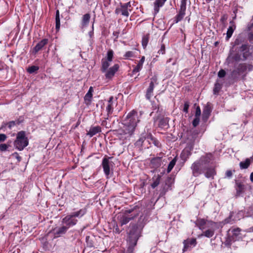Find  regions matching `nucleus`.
<instances>
[{
  "label": "nucleus",
  "instance_id": "obj_1",
  "mask_svg": "<svg viewBox=\"0 0 253 253\" xmlns=\"http://www.w3.org/2000/svg\"><path fill=\"white\" fill-rule=\"evenodd\" d=\"M213 155L211 153H207L205 155L202 156L200 158L194 162L191 167L192 174L195 177H197L203 173L207 166L213 160Z\"/></svg>",
  "mask_w": 253,
  "mask_h": 253
},
{
  "label": "nucleus",
  "instance_id": "obj_2",
  "mask_svg": "<svg viewBox=\"0 0 253 253\" xmlns=\"http://www.w3.org/2000/svg\"><path fill=\"white\" fill-rule=\"evenodd\" d=\"M252 56V53L250 51L249 45L248 43L242 44L239 47L238 52L229 56L228 59H232L234 61H245L250 56Z\"/></svg>",
  "mask_w": 253,
  "mask_h": 253
},
{
  "label": "nucleus",
  "instance_id": "obj_3",
  "mask_svg": "<svg viewBox=\"0 0 253 253\" xmlns=\"http://www.w3.org/2000/svg\"><path fill=\"white\" fill-rule=\"evenodd\" d=\"M143 227L144 225L142 223H131L128 231V242H133L134 244L136 245Z\"/></svg>",
  "mask_w": 253,
  "mask_h": 253
},
{
  "label": "nucleus",
  "instance_id": "obj_4",
  "mask_svg": "<svg viewBox=\"0 0 253 253\" xmlns=\"http://www.w3.org/2000/svg\"><path fill=\"white\" fill-rule=\"evenodd\" d=\"M13 145L15 148L19 151H22L29 145V140L25 131L21 130L17 132Z\"/></svg>",
  "mask_w": 253,
  "mask_h": 253
},
{
  "label": "nucleus",
  "instance_id": "obj_5",
  "mask_svg": "<svg viewBox=\"0 0 253 253\" xmlns=\"http://www.w3.org/2000/svg\"><path fill=\"white\" fill-rule=\"evenodd\" d=\"M241 231V229L239 228L230 229L228 231L229 235L225 241V245L226 246H230L233 242L242 240V235Z\"/></svg>",
  "mask_w": 253,
  "mask_h": 253
},
{
  "label": "nucleus",
  "instance_id": "obj_6",
  "mask_svg": "<svg viewBox=\"0 0 253 253\" xmlns=\"http://www.w3.org/2000/svg\"><path fill=\"white\" fill-rule=\"evenodd\" d=\"M137 206H135L133 208L125 211V215L122 216L121 219V225L127 224L131 220L138 215V211H136Z\"/></svg>",
  "mask_w": 253,
  "mask_h": 253
},
{
  "label": "nucleus",
  "instance_id": "obj_7",
  "mask_svg": "<svg viewBox=\"0 0 253 253\" xmlns=\"http://www.w3.org/2000/svg\"><path fill=\"white\" fill-rule=\"evenodd\" d=\"M253 69V66L252 64L246 63H240L238 65L236 69L231 72V76L233 79H237L241 74H244L247 70L251 71Z\"/></svg>",
  "mask_w": 253,
  "mask_h": 253
},
{
  "label": "nucleus",
  "instance_id": "obj_8",
  "mask_svg": "<svg viewBox=\"0 0 253 253\" xmlns=\"http://www.w3.org/2000/svg\"><path fill=\"white\" fill-rule=\"evenodd\" d=\"M112 158V157L105 156L102 159L101 166L104 174L107 178L111 174V171H113L114 164L112 161H110Z\"/></svg>",
  "mask_w": 253,
  "mask_h": 253
},
{
  "label": "nucleus",
  "instance_id": "obj_9",
  "mask_svg": "<svg viewBox=\"0 0 253 253\" xmlns=\"http://www.w3.org/2000/svg\"><path fill=\"white\" fill-rule=\"evenodd\" d=\"M142 115V112H140L139 114L135 110H132L127 115L125 121H126L134 126H137V125L140 121V118Z\"/></svg>",
  "mask_w": 253,
  "mask_h": 253
},
{
  "label": "nucleus",
  "instance_id": "obj_10",
  "mask_svg": "<svg viewBox=\"0 0 253 253\" xmlns=\"http://www.w3.org/2000/svg\"><path fill=\"white\" fill-rule=\"evenodd\" d=\"M132 7L130 1L126 3L120 2L119 7H118L115 9V13L116 14H121L122 15L128 17L129 13V11H131Z\"/></svg>",
  "mask_w": 253,
  "mask_h": 253
},
{
  "label": "nucleus",
  "instance_id": "obj_11",
  "mask_svg": "<svg viewBox=\"0 0 253 253\" xmlns=\"http://www.w3.org/2000/svg\"><path fill=\"white\" fill-rule=\"evenodd\" d=\"M207 227L209 229L203 232L202 235L208 238H211L213 236L215 230L218 228V225L217 222L210 220L208 222Z\"/></svg>",
  "mask_w": 253,
  "mask_h": 253
},
{
  "label": "nucleus",
  "instance_id": "obj_12",
  "mask_svg": "<svg viewBox=\"0 0 253 253\" xmlns=\"http://www.w3.org/2000/svg\"><path fill=\"white\" fill-rule=\"evenodd\" d=\"M78 219L74 218L70 214L65 216L61 221V222L68 229L76 225L78 223Z\"/></svg>",
  "mask_w": 253,
  "mask_h": 253
},
{
  "label": "nucleus",
  "instance_id": "obj_13",
  "mask_svg": "<svg viewBox=\"0 0 253 253\" xmlns=\"http://www.w3.org/2000/svg\"><path fill=\"white\" fill-rule=\"evenodd\" d=\"M125 122L124 128L122 130V132L120 133V134H126L130 136L133 134L135 130L136 126L128 122H126V121Z\"/></svg>",
  "mask_w": 253,
  "mask_h": 253
},
{
  "label": "nucleus",
  "instance_id": "obj_14",
  "mask_svg": "<svg viewBox=\"0 0 253 253\" xmlns=\"http://www.w3.org/2000/svg\"><path fill=\"white\" fill-rule=\"evenodd\" d=\"M119 68V65L115 64L112 67L106 70V71L104 73L106 79L112 80L116 72L118 71Z\"/></svg>",
  "mask_w": 253,
  "mask_h": 253
},
{
  "label": "nucleus",
  "instance_id": "obj_15",
  "mask_svg": "<svg viewBox=\"0 0 253 253\" xmlns=\"http://www.w3.org/2000/svg\"><path fill=\"white\" fill-rule=\"evenodd\" d=\"M183 244L184 247L182 250L183 252H185L187 251L189 248L195 247L197 244V242L196 238H188L183 241Z\"/></svg>",
  "mask_w": 253,
  "mask_h": 253
},
{
  "label": "nucleus",
  "instance_id": "obj_16",
  "mask_svg": "<svg viewBox=\"0 0 253 253\" xmlns=\"http://www.w3.org/2000/svg\"><path fill=\"white\" fill-rule=\"evenodd\" d=\"M235 189L236 191V196H239L241 194L245 192L246 188L245 185L243 182L240 180H235Z\"/></svg>",
  "mask_w": 253,
  "mask_h": 253
},
{
  "label": "nucleus",
  "instance_id": "obj_17",
  "mask_svg": "<svg viewBox=\"0 0 253 253\" xmlns=\"http://www.w3.org/2000/svg\"><path fill=\"white\" fill-rule=\"evenodd\" d=\"M149 134L148 132H143L141 134L139 139L135 142L134 145L138 147L141 148L142 147L143 143L146 139L149 140Z\"/></svg>",
  "mask_w": 253,
  "mask_h": 253
},
{
  "label": "nucleus",
  "instance_id": "obj_18",
  "mask_svg": "<svg viewBox=\"0 0 253 253\" xmlns=\"http://www.w3.org/2000/svg\"><path fill=\"white\" fill-rule=\"evenodd\" d=\"M216 171L215 170V168L214 167H209L207 166L206 169H205V171L204 172L205 176L208 178H211L213 179L214 178V176L216 175Z\"/></svg>",
  "mask_w": 253,
  "mask_h": 253
},
{
  "label": "nucleus",
  "instance_id": "obj_19",
  "mask_svg": "<svg viewBox=\"0 0 253 253\" xmlns=\"http://www.w3.org/2000/svg\"><path fill=\"white\" fill-rule=\"evenodd\" d=\"M162 164V157H156L152 158L150 160L151 168L157 169L161 166Z\"/></svg>",
  "mask_w": 253,
  "mask_h": 253
},
{
  "label": "nucleus",
  "instance_id": "obj_20",
  "mask_svg": "<svg viewBox=\"0 0 253 253\" xmlns=\"http://www.w3.org/2000/svg\"><path fill=\"white\" fill-rule=\"evenodd\" d=\"M48 42V40L47 39H43L40 42H39L34 47L33 51V53L36 54L40 50H42V48L46 45Z\"/></svg>",
  "mask_w": 253,
  "mask_h": 253
},
{
  "label": "nucleus",
  "instance_id": "obj_21",
  "mask_svg": "<svg viewBox=\"0 0 253 253\" xmlns=\"http://www.w3.org/2000/svg\"><path fill=\"white\" fill-rule=\"evenodd\" d=\"M68 228L63 225L59 228H55L53 229V232L55 237H60L61 235L66 234L68 230Z\"/></svg>",
  "mask_w": 253,
  "mask_h": 253
},
{
  "label": "nucleus",
  "instance_id": "obj_22",
  "mask_svg": "<svg viewBox=\"0 0 253 253\" xmlns=\"http://www.w3.org/2000/svg\"><path fill=\"white\" fill-rule=\"evenodd\" d=\"M159 122L158 126L162 129L168 128L169 127V118L168 117H161L159 119Z\"/></svg>",
  "mask_w": 253,
  "mask_h": 253
},
{
  "label": "nucleus",
  "instance_id": "obj_23",
  "mask_svg": "<svg viewBox=\"0 0 253 253\" xmlns=\"http://www.w3.org/2000/svg\"><path fill=\"white\" fill-rule=\"evenodd\" d=\"M229 23L230 25L228 28L226 33V40L227 41H228L231 37L236 27L235 23L233 20L230 21Z\"/></svg>",
  "mask_w": 253,
  "mask_h": 253
},
{
  "label": "nucleus",
  "instance_id": "obj_24",
  "mask_svg": "<svg viewBox=\"0 0 253 253\" xmlns=\"http://www.w3.org/2000/svg\"><path fill=\"white\" fill-rule=\"evenodd\" d=\"M86 212L87 207H85L77 211L73 212L70 213V214L75 218H76L77 217L80 218L83 217L84 215H85Z\"/></svg>",
  "mask_w": 253,
  "mask_h": 253
},
{
  "label": "nucleus",
  "instance_id": "obj_25",
  "mask_svg": "<svg viewBox=\"0 0 253 253\" xmlns=\"http://www.w3.org/2000/svg\"><path fill=\"white\" fill-rule=\"evenodd\" d=\"M93 91V88L92 86H90L84 97V100L85 103L87 105L90 104L91 99L92 98V92Z\"/></svg>",
  "mask_w": 253,
  "mask_h": 253
},
{
  "label": "nucleus",
  "instance_id": "obj_26",
  "mask_svg": "<svg viewBox=\"0 0 253 253\" xmlns=\"http://www.w3.org/2000/svg\"><path fill=\"white\" fill-rule=\"evenodd\" d=\"M90 19V15L89 13H86L83 15L81 23L82 29L84 28L88 25Z\"/></svg>",
  "mask_w": 253,
  "mask_h": 253
},
{
  "label": "nucleus",
  "instance_id": "obj_27",
  "mask_svg": "<svg viewBox=\"0 0 253 253\" xmlns=\"http://www.w3.org/2000/svg\"><path fill=\"white\" fill-rule=\"evenodd\" d=\"M253 162V158L252 157L250 158H247L245 161H242L240 163L239 166L240 169H248Z\"/></svg>",
  "mask_w": 253,
  "mask_h": 253
},
{
  "label": "nucleus",
  "instance_id": "obj_28",
  "mask_svg": "<svg viewBox=\"0 0 253 253\" xmlns=\"http://www.w3.org/2000/svg\"><path fill=\"white\" fill-rule=\"evenodd\" d=\"M101 131V128L99 126H91L86 135L91 137L97 133Z\"/></svg>",
  "mask_w": 253,
  "mask_h": 253
},
{
  "label": "nucleus",
  "instance_id": "obj_29",
  "mask_svg": "<svg viewBox=\"0 0 253 253\" xmlns=\"http://www.w3.org/2000/svg\"><path fill=\"white\" fill-rule=\"evenodd\" d=\"M149 140H148V141L149 144H151L152 143L155 146H156L158 148H161L162 145L161 143L160 142V141L155 137L153 136L152 133L149 132Z\"/></svg>",
  "mask_w": 253,
  "mask_h": 253
},
{
  "label": "nucleus",
  "instance_id": "obj_30",
  "mask_svg": "<svg viewBox=\"0 0 253 253\" xmlns=\"http://www.w3.org/2000/svg\"><path fill=\"white\" fill-rule=\"evenodd\" d=\"M167 0H156L154 3V10L155 14H156L159 11L160 7L163 6Z\"/></svg>",
  "mask_w": 253,
  "mask_h": 253
},
{
  "label": "nucleus",
  "instance_id": "obj_31",
  "mask_svg": "<svg viewBox=\"0 0 253 253\" xmlns=\"http://www.w3.org/2000/svg\"><path fill=\"white\" fill-rule=\"evenodd\" d=\"M154 84L152 83H150L149 87L147 89L145 97L147 100H150L153 96Z\"/></svg>",
  "mask_w": 253,
  "mask_h": 253
},
{
  "label": "nucleus",
  "instance_id": "obj_32",
  "mask_svg": "<svg viewBox=\"0 0 253 253\" xmlns=\"http://www.w3.org/2000/svg\"><path fill=\"white\" fill-rule=\"evenodd\" d=\"M145 57L144 56H143L141 59L139 61L137 65L133 68L132 70V73H137L139 72L142 68L143 64L144 62Z\"/></svg>",
  "mask_w": 253,
  "mask_h": 253
},
{
  "label": "nucleus",
  "instance_id": "obj_33",
  "mask_svg": "<svg viewBox=\"0 0 253 253\" xmlns=\"http://www.w3.org/2000/svg\"><path fill=\"white\" fill-rule=\"evenodd\" d=\"M153 107L155 108L154 110L157 109V116L154 117V122H156L159 118L163 117V109L160 107L159 105L158 106H153Z\"/></svg>",
  "mask_w": 253,
  "mask_h": 253
},
{
  "label": "nucleus",
  "instance_id": "obj_34",
  "mask_svg": "<svg viewBox=\"0 0 253 253\" xmlns=\"http://www.w3.org/2000/svg\"><path fill=\"white\" fill-rule=\"evenodd\" d=\"M113 99L114 97L113 96H111L109 97L108 102V105L106 107V111L107 112L108 116H109V115L111 114L113 111V107L112 105Z\"/></svg>",
  "mask_w": 253,
  "mask_h": 253
},
{
  "label": "nucleus",
  "instance_id": "obj_35",
  "mask_svg": "<svg viewBox=\"0 0 253 253\" xmlns=\"http://www.w3.org/2000/svg\"><path fill=\"white\" fill-rule=\"evenodd\" d=\"M211 110L210 106V104L208 102L207 105L205 106L203 111V118H208L211 114Z\"/></svg>",
  "mask_w": 253,
  "mask_h": 253
},
{
  "label": "nucleus",
  "instance_id": "obj_36",
  "mask_svg": "<svg viewBox=\"0 0 253 253\" xmlns=\"http://www.w3.org/2000/svg\"><path fill=\"white\" fill-rule=\"evenodd\" d=\"M110 62H111V61H108V60H105L104 58L101 60L100 70L102 73H105L106 70L109 69V67L110 65Z\"/></svg>",
  "mask_w": 253,
  "mask_h": 253
},
{
  "label": "nucleus",
  "instance_id": "obj_37",
  "mask_svg": "<svg viewBox=\"0 0 253 253\" xmlns=\"http://www.w3.org/2000/svg\"><path fill=\"white\" fill-rule=\"evenodd\" d=\"M208 221H209L204 218H199L197 220L196 225L199 228V229L202 230L204 228V226L206 225V227H207V223Z\"/></svg>",
  "mask_w": 253,
  "mask_h": 253
},
{
  "label": "nucleus",
  "instance_id": "obj_38",
  "mask_svg": "<svg viewBox=\"0 0 253 253\" xmlns=\"http://www.w3.org/2000/svg\"><path fill=\"white\" fill-rule=\"evenodd\" d=\"M161 176L160 175H158L157 176H154L152 178V180H153V182L151 184V187L153 189L157 187L160 183Z\"/></svg>",
  "mask_w": 253,
  "mask_h": 253
},
{
  "label": "nucleus",
  "instance_id": "obj_39",
  "mask_svg": "<svg viewBox=\"0 0 253 253\" xmlns=\"http://www.w3.org/2000/svg\"><path fill=\"white\" fill-rule=\"evenodd\" d=\"M234 214V212L233 211H231L228 217H227L224 220H223L222 223L223 224H226L228 223H233V222L236 220V219L233 218Z\"/></svg>",
  "mask_w": 253,
  "mask_h": 253
},
{
  "label": "nucleus",
  "instance_id": "obj_40",
  "mask_svg": "<svg viewBox=\"0 0 253 253\" xmlns=\"http://www.w3.org/2000/svg\"><path fill=\"white\" fill-rule=\"evenodd\" d=\"M60 27V12L58 9L56 11L55 14V29L56 31H59Z\"/></svg>",
  "mask_w": 253,
  "mask_h": 253
},
{
  "label": "nucleus",
  "instance_id": "obj_41",
  "mask_svg": "<svg viewBox=\"0 0 253 253\" xmlns=\"http://www.w3.org/2000/svg\"><path fill=\"white\" fill-rule=\"evenodd\" d=\"M177 162V157H174L169 163L168 168H167V172H170L174 166H175L176 163Z\"/></svg>",
  "mask_w": 253,
  "mask_h": 253
},
{
  "label": "nucleus",
  "instance_id": "obj_42",
  "mask_svg": "<svg viewBox=\"0 0 253 253\" xmlns=\"http://www.w3.org/2000/svg\"><path fill=\"white\" fill-rule=\"evenodd\" d=\"M169 189H170V187H169V186H168L165 184H163L160 190V197H163L165 196Z\"/></svg>",
  "mask_w": 253,
  "mask_h": 253
},
{
  "label": "nucleus",
  "instance_id": "obj_43",
  "mask_svg": "<svg viewBox=\"0 0 253 253\" xmlns=\"http://www.w3.org/2000/svg\"><path fill=\"white\" fill-rule=\"evenodd\" d=\"M222 88V85L219 83H216L214 84L213 89V93L214 95H218L219 91Z\"/></svg>",
  "mask_w": 253,
  "mask_h": 253
},
{
  "label": "nucleus",
  "instance_id": "obj_44",
  "mask_svg": "<svg viewBox=\"0 0 253 253\" xmlns=\"http://www.w3.org/2000/svg\"><path fill=\"white\" fill-rule=\"evenodd\" d=\"M185 15V13L178 11V13L176 15V16L174 18V23H177L179 22V21H181L183 19Z\"/></svg>",
  "mask_w": 253,
  "mask_h": 253
},
{
  "label": "nucleus",
  "instance_id": "obj_45",
  "mask_svg": "<svg viewBox=\"0 0 253 253\" xmlns=\"http://www.w3.org/2000/svg\"><path fill=\"white\" fill-rule=\"evenodd\" d=\"M15 125H16L14 121H10L8 123H3L0 129H2L3 128L5 127L6 126H7L9 129H11V128Z\"/></svg>",
  "mask_w": 253,
  "mask_h": 253
},
{
  "label": "nucleus",
  "instance_id": "obj_46",
  "mask_svg": "<svg viewBox=\"0 0 253 253\" xmlns=\"http://www.w3.org/2000/svg\"><path fill=\"white\" fill-rule=\"evenodd\" d=\"M135 52L134 51H126L124 55V59H129L130 58L135 57Z\"/></svg>",
  "mask_w": 253,
  "mask_h": 253
},
{
  "label": "nucleus",
  "instance_id": "obj_47",
  "mask_svg": "<svg viewBox=\"0 0 253 253\" xmlns=\"http://www.w3.org/2000/svg\"><path fill=\"white\" fill-rule=\"evenodd\" d=\"M114 57V51L112 49H109L107 52L106 58L105 60L112 62Z\"/></svg>",
  "mask_w": 253,
  "mask_h": 253
},
{
  "label": "nucleus",
  "instance_id": "obj_48",
  "mask_svg": "<svg viewBox=\"0 0 253 253\" xmlns=\"http://www.w3.org/2000/svg\"><path fill=\"white\" fill-rule=\"evenodd\" d=\"M149 34H147L145 35H144L142 37V45L144 48H145L148 44V42H149Z\"/></svg>",
  "mask_w": 253,
  "mask_h": 253
},
{
  "label": "nucleus",
  "instance_id": "obj_49",
  "mask_svg": "<svg viewBox=\"0 0 253 253\" xmlns=\"http://www.w3.org/2000/svg\"><path fill=\"white\" fill-rule=\"evenodd\" d=\"M244 42V39L241 36H238L235 40L234 42V46L239 45Z\"/></svg>",
  "mask_w": 253,
  "mask_h": 253
},
{
  "label": "nucleus",
  "instance_id": "obj_50",
  "mask_svg": "<svg viewBox=\"0 0 253 253\" xmlns=\"http://www.w3.org/2000/svg\"><path fill=\"white\" fill-rule=\"evenodd\" d=\"M39 69V67L37 66H31L28 67L27 69V71L30 74H33L36 73Z\"/></svg>",
  "mask_w": 253,
  "mask_h": 253
},
{
  "label": "nucleus",
  "instance_id": "obj_51",
  "mask_svg": "<svg viewBox=\"0 0 253 253\" xmlns=\"http://www.w3.org/2000/svg\"><path fill=\"white\" fill-rule=\"evenodd\" d=\"M129 246L127 249L126 253H133L134 248L136 245L133 242H128Z\"/></svg>",
  "mask_w": 253,
  "mask_h": 253
},
{
  "label": "nucleus",
  "instance_id": "obj_52",
  "mask_svg": "<svg viewBox=\"0 0 253 253\" xmlns=\"http://www.w3.org/2000/svg\"><path fill=\"white\" fill-rule=\"evenodd\" d=\"M173 179L171 177H168L165 181V184L171 187V185L173 183Z\"/></svg>",
  "mask_w": 253,
  "mask_h": 253
},
{
  "label": "nucleus",
  "instance_id": "obj_53",
  "mask_svg": "<svg viewBox=\"0 0 253 253\" xmlns=\"http://www.w3.org/2000/svg\"><path fill=\"white\" fill-rule=\"evenodd\" d=\"M247 38L250 43L253 42V31H249L247 35Z\"/></svg>",
  "mask_w": 253,
  "mask_h": 253
},
{
  "label": "nucleus",
  "instance_id": "obj_54",
  "mask_svg": "<svg viewBox=\"0 0 253 253\" xmlns=\"http://www.w3.org/2000/svg\"><path fill=\"white\" fill-rule=\"evenodd\" d=\"M186 9V3L181 2L180 8L178 11L185 13Z\"/></svg>",
  "mask_w": 253,
  "mask_h": 253
},
{
  "label": "nucleus",
  "instance_id": "obj_55",
  "mask_svg": "<svg viewBox=\"0 0 253 253\" xmlns=\"http://www.w3.org/2000/svg\"><path fill=\"white\" fill-rule=\"evenodd\" d=\"M189 107V102L188 101H185L184 104V107L183 109V112L186 113L188 112V109Z\"/></svg>",
  "mask_w": 253,
  "mask_h": 253
},
{
  "label": "nucleus",
  "instance_id": "obj_56",
  "mask_svg": "<svg viewBox=\"0 0 253 253\" xmlns=\"http://www.w3.org/2000/svg\"><path fill=\"white\" fill-rule=\"evenodd\" d=\"M166 47L164 43H162L161 45V48L158 51V53L159 54H164L165 53Z\"/></svg>",
  "mask_w": 253,
  "mask_h": 253
},
{
  "label": "nucleus",
  "instance_id": "obj_57",
  "mask_svg": "<svg viewBox=\"0 0 253 253\" xmlns=\"http://www.w3.org/2000/svg\"><path fill=\"white\" fill-rule=\"evenodd\" d=\"M8 148V145L6 144L2 143V144H0V151L1 152L5 151L7 150Z\"/></svg>",
  "mask_w": 253,
  "mask_h": 253
},
{
  "label": "nucleus",
  "instance_id": "obj_58",
  "mask_svg": "<svg viewBox=\"0 0 253 253\" xmlns=\"http://www.w3.org/2000/svg\"><path fill=\"white\" fill-rule=\"evenodd\" d=\"M200 118L195 117L192 122V125L194 127H196L199 124Z\"/></svg>",
  "mask_w": 253,
  "mask_h": 253
},
{
  "label": "nucleus",
  "instance_id": "obj_59",
  "mask_svg": "<svg viewBox=\"0 0 253 253\" xmlns=\"http://www.w3.org/2000/svg\"><path fill=\"white\" fill-rule=\"evenodd\" d=\"M201 109L199 106H197L196 108V112H195V117H199L200 118V116L201 115Z\"/></svg>",
  "mask_w": 253,
  "mask_h": 253
},
{
  "label": "nucleus",
  "instance_id": "obj_60",
  "mask_svg": "<svg viewBox=\"0 0 253 253\" xmlns=\"http://www.w3.org/2000/svg\"><path fill=\"white\" fill-rule=\"evenodd\" d=\"M226 75L225 71L221 69L218 72V76L219 78H223L225 77Z\"/></svg>",
  "mask_w": 253,
  "mask_h": 253
},
{
  "label": "nucleus",
  "instance_id": "obj_61",
  "mask_svg": "<svg viewBox=\"0 0 253 253\" xmlns=\"http://www.w3.org/2000/svg\"><path fill=\"white\" fill-rule=\"evenodd\" d=\"M227 18H228V15L227 14H223L221 16V17L220 19V21L222 24H224L225 23V22L226 21Z\"/></svg>",
  "mask_w": 253,
  "mask_h": 253
},
{
  "label": "nucleus",
  "instance_id": "obj_62",
  "mask_svg": "<svg viewBox=\"0 0 253 253\" xmlns=\"http://www.w3.org/2000/svg\"><path fill=\"white\" fill-rule=\"evenodd\" d=\"M12 156L15 157L18 161V162H20L21 161V157L19 155L17 152H14L12 154Z\"/></svg>",
  "mask_w": 253,
  "mask_h": 253
},
{
  "label": "nucleus",
  "instance_id": "obj_63",
  "mask_svg": "<svg viewBox=\"0 0 253 253\" xmlns=\"http://www.w3.org/2000/svg\"><path fill=\"white\" fill-rule=\"evenodd\" d=\"M16 125H19L24 122V118L23 117L20 116L17 120L14 121Z\"/></svg>",
  "mask_w": 253,
  "mask_h": 253
},
{
  "label": "nucleus",
  "instance_id": "obj_64",
  "mask_svg": "<svg viewBox=\"0 0 253 253\" xmlns=\"http://www.w3.org/2000/svg\"><path fill=\"white\" fill-rule=\"evenodd\" d=\"M233 175L232 171L231 170H228L225 172V177L231 178Z\"/></svg>",
  "mask_w": 253,
  "mask_h": 253
}]
</instances>
